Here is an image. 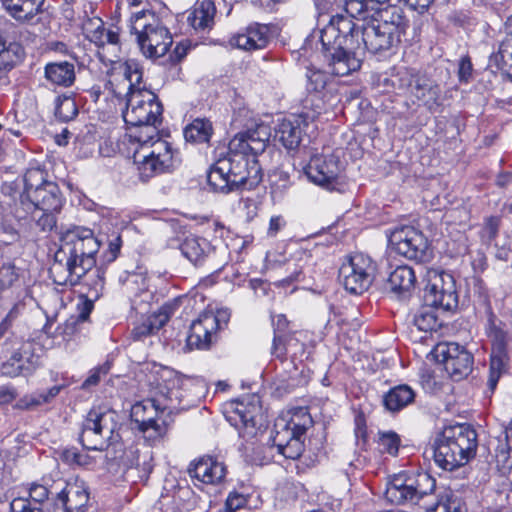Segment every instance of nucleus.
Masks as SVG:
<instances>
[{"label": "nucleus", "instance_id": "f257e3e1", "mask_svg": "<svg viewBox=\"0 0 512 512\" xmlns=\"http://www.w3.org/2000/svg\"><path fill=\"white\" fill-rule=\"evenodd\" d=\"M407 28V20L396 8L363 16L355 23L348 15L337 14L304 41L300 56L311 61L323 56L331 74L346 76L360 69L366 51L386 52L396 47Z\"/></svg>", "mask_w": 512, "mask_h": 512}, {"label": "nucleus", "instance_id": "f03ea898", "mask_svg": "<svg viewBox=\"0 0 512 512\" xmlns=\"http://www.w3.org/2000/svg\"><path fill=\"white\" fill-rule=\"evenodd\" d=\"M268 141L265 127L235 135L226 155L220 157L208 172L207 180L212 189L227 194L243 186L252 188L259 184L262 169L257 157L265 151Z\"/></svg>", "mask_w": 512, "mask_h": 512}, {"label": "nucleus", "instance_id": "7ed1b4c3", "mask_svg": "<svg viewBox=\"0 0 512 512\" xmlns=\"http://www.w3.org/2000/svg\"><path fill=\"white\" fill-rule=\"evenodd\" d=\"M306 78V97L303 100L302 113L284 118L275 131V139L288 150L298 148L304 127L309 121L329 113L340 102L337 85L325 71L311 64L307 66Z\"/></svg>", "mask_w": 512, "mask_h": 512}, {"label": "nucleus", "instance_id": "20e7f679", "mask_svg": "<svg viewBox=\"0 0 512 512\" xmlns=\"http://www.w3.org/2000/svg\"><path fill=\"white\" fill-rule=\"evenodd\" d=\"M121 77L127 92L126 108L123 111V119L127 125L143 127L142 132L144 137L158 136V126L162 122L163 107L158 97L150 90L141 87L142 71L140 65L134 60H128L123 63H118L112 69V78L109 83L113 85Z\"/></svg>", "mask_w": 512, "mask_h": 512}, {"label": "nucleus", "instance_id": "39448f33", "mask_svg": "<svg viewBox=\"0 0 512 512\" xmlns=\"http://www.w3.org/2000/svg\"><path fill=\"white\" fill-rule=\"evenodd\" d=\"M99 242L90 229L76 228L61 238L49 273L55 284L76 285L95 265Z\"/></svg>", "mask_w": 512, "mask_h": 512}, {"label": "nucleus", "instance_id": "423d86ee", "mask_svg": "<svg viewBox=\"0 0 512 512\" xmlns=\"http://www.w3.org/2000/svg\"><path fill=\"white\" fill-rule=\"evenodd\" d=\"M477 446L478 436L471 425L446 426L434 440V461L444 470L452 471L474 458Z\"/></svg>", "mask_w": 512, "mask_h": 512}, {"label": "nucleus", "instance_id": "0eeeda50", "mask_svg": "<svg viewBox=\"0 0 512 512\" xmlns=\"http://www.w3.org/2000/svg\"><path fill=\"white\" fill-rule=\"evenodd\" d=\"M12 325L5 318L0 322V353L5 358L1 372L5 376L17 377L31 373L39 365L41 347L33 340H24L14 334L2 341Z\"/></svg>", "mask_w": 512, "mask_h": 512}, {"label": "nucleus", "instance_id": "6e6552de", "mask_svg": "<svg viewBox=\"0 0 512 512\" xmlns=\"http://www.w3.org/2000/svg\"><path fill=\"white\" fill-rule=\"evenodd\" d=\"M312 424L307 408L287 411L275 420L272 447L287 459L299 458L304 451L303 436Z\"/></svg>", "mask_w": 512, "mask_h": 512}, {"label": "nucleus", "instance_id": "1a4fd4ad", "mask_svg": "<svg viewBox=\"0 0 512 512\" xmlns=\"http://www.w3.org/2000/svg\"><path fill=\"white\" fill-rule=\"evenodd\" d=\"M130 149L141 180L165 173L173 166V153L170 144L157 137H144L142 132L130 134Z\"/></svg>", "mask_w": 512, "mask_h": 512}, {"label": "nucleus", "instance_id": "9d476101", "mask_svg": "<svg viewBox=\"0 0 512 512\" xmlns=\"http://www.w3.org/2000/svg\"><path fill=\"white\" fill-rule=\"evenodd\" d=\"M130 28L131 32L136 35L141 53L146 58L163 57L173 43L168 28L160 17L150 10L134 13L130 18Z\"/></svg>", "mask_w": 512, "mask_h": 512}, {"label": "nucleus", "instance_id": "9b49d317", "mask_svg": "<svg viewBox=\"0 0 512 512\" xmlns=\"http://www.w3.org/2000/svg\"><path fill=\"white\" fill-rule=\"evenodd\" d=\"M114 411L93 408L82 423L80 442L88 450H104L118 441V423Z\"/></svg>", "mask_w": 512, "mask_h": 512}, {"label": "nucleus", "instance_id": "f8f14e48", "mask_svg": "<svg viewBox=\"0 0 512 512\" xmlns=\"http://www.w3.org/2000/svg\"><path fill=\"white\" fill-rule=\"evenodd\" d=\"M131 420L144 438L153 444L168 433L171 417L166 408H160L154 399H145L131 407Z\"/></svg>", "mask_w": 512, "mask_h": 512}, {"label": "nucleus", "instance_id": "ddd939ff", "mask_svg": "<svg viewBox=\"0 0 512 512\" xmlns=\"http://www.w3.org/2000/svg\"><path fill=\"white\" fill-rule=\"evenodd\" d=\"M435 479L426 472L406 477L399 474L393 477L385 490L386 499L393 504L418 503L435 490Z\"/></svg>", "mask_w": 512, "mask_h": 512}, {"label": "nucleus", "instance_id": "4468645a", "mask_svg": "<svg viewBox=\"0 0 512 512\" xmlns=\"http://www.w3.org/2000/svg\"><path fill=\"white\" fill-rule=\"evenodd\" d=\"M64 199L58 185L55 182H47L29 196H20V202L16 205L14 215L18 220L35 218L40 211H60Z\"/></svg>", "mask_w": 512, "mask_h": 512}, {"label": "nucleus", "instance_id": "2eb2a0df", "mask_svg": "<svg viewBox=\"0 0 512 512\" xmlns=\"http://www.w3.org/2000/svg\"><path fill=\"white\" fill-rule=\"evenodd\" d=\"M375 265L372 259L362 253L351 255L339 268L338 278L346 291L360 295L373 282Z\"/></svg>", "mask_w": 512, "mask_h": 512}, {"label": "nucleus", "instance_id": "dca6fc26", "mask_svg": "<svg viewBox=\"0 0 512 512\" xmlns=\"http://www.w3.org/2000/svg\"><path fill=\"white\" fill-rule=\"evenodd\" d=\"M424 300L428 306L452 310L458 305L454 277L444 271L430 269L426 274Z\"/></svg>", "mask_w": 512, "mask_h": 512}, {"label": "nucleus", "instance_id": "f3484780", "mask_svg": "<svg viewBox=\"0 0 512 512\" xmlns=\"http://www.w3.org/2000/svg\"><path fill=\"white\" fill-rule=\"evenodd\" d=\"M390 247L397 254L417 262H426L431 253L425 235L412 226H401L389 234Z\"/></svg>", "mask_w": 512, "mask_h": 512}, {"label": "nucleus", "instance_id": "a211bd4d", "mask_svg": "<svg viewBox=\"0 0 512 512\" xmlns=\"http://www.w3.org/2000/svg\"><path fill=\"white\" fill-rule=\"evenodd\" d=\"M399 87L407 88L412 97L430 112H436L442 105L440 86L433 80L404 70L399 73Z\"/></svg>", "mask_w": 512, "mask_h": 512}, {"label": "nucleus", "instance_id": "6ab92c4d", "mask_svg": "<svg viewBox=\"0 0 512 512\" xmlns=\"http://www.w3.org/2000/svg\"><path fill=\"white\" fill-rule=\"evenodd\" d=\"M342 166L337 156H313L305 167L308 179L327 189L336 190L341 181Z\"/></svg>", "mask_w": 512, "mask_h": 512}, {"label": "nucleus", "instance_id": "aec40b11", "mask_svg": "<svg viewBox=\"0 0 512 512\" xmlns=\"http://www.w3.org/2000/svg\"><path fill=\"white\" fill-rule=\"evenodd\" d=\"M436 360L455 380H460L472 371L473 356L457 343H440L435 348Z\"/></svg>", "mask_w": 512, "mask_h": 512}, {"label": "nucleus", "instance_id": "412c9836", "mask_svg": "<svg viewBox=\"0 0 512 512\" xmlns=\"http://www.w3.org/2000/svg\"><path fill=\"white\" fill-rule=\"evenodd\" d=\"M221 321H227L225 312L205 311L201 313L190 326L187 336V345L190 348L206 350L210 347L216 332L220 328Z\"/></svg>", "mask_w": 512, "mask_h": 512}, {"label": "nucleus", "instance_id": "4be33fe9", "mask_svg": "<svg viewBox=\"0 0 512 512\" xmlns=\"http://www.w3.org/2000/svg\"><path fill=\"white\" fill-rule=\"evenodd\" d=\"M490 337L492 339V351L487 384L490 390L494 391L501 375L506 372L509 363L507 352L509 337L506 332L496 327L491 329Z\"/></svg>", "mask_w": 512, "mask_h": 512}, {"label": "nucleus", "instance_id": "5701e85b", "mask_svg": "<svg viewBox=\"0 0 512 512\" xmlns=\"http://www.w3.org/2000/svg\"><path fill=\"white\" fill-rule=\"evenodd\" d=\"M270 41L268 25L253 22L239 30L229 39L230 46L244 51H256L267 47Z\"/></svg>", "mask_w": 512, "mask_h": 512}, {"label": "nucleus", "instance_id": "b1692460", "mask_svg": "<svg viewBox=\"0 0 512 512\" xmlns=\"http://www.w3.org/2000/svg\"><path fill=\"white\" fill-rule=\"evenodd\" d=\"M188 473L202 484L217 485L226 477V466L214 457H201L189 465Z\"/></svg>", "mask_w": 512, "mask_h": 512}, {"label": "nucleus", "instance_id": "393cba45", "mask_svg": "<svg viewBox=\"0 0 512 512\" xmlns=\"http://www.w3.org/2000/svg\"><path fill=\"white\" fill-rule=\"evenodd\" d=\"M56 508L64 509L69 512H86L89 501V493L83 482L75 481L66 483L59 492H57Z\"/></svg>", "mask_w": 512, "mask_h": 512}, {"label": "nucleus", "instance_id": "a878e982", "mask_svg": "<svg viewBox=\"0 0 512 512\" xmlns=\"http://www.w3.org/2000/svg\"><path fill=\"white\" fill-rule=\"evenodd\" d=\"M125 293L131 299L133 308L149 305L153 300V293L149 290L148 278L143 273H126L120 277Z\"/></svg>", "mask_w": 512, "mask_h": 512}, {"label": "nucleus", "instance_id": "bb28decb", "mask_svg": "<svg viewBox=\"0 0 512 512\" xmlns=\"http://www.w3.org/2000/svg\"><path fill=\"white\" fill-rule=\"evenodd\" d=\"M306 334L303 331L287 335L276 334L273 338L272 354L279 359H284L289 355L293 360H301L306 353V345L303 342Z\"/></svg>", "mask_w": 512, "mask_h": 512}, {"label": "nucleus", "instance_id": "cd10ccee", "mask_svg": "<svg viewBox=\"0 0 512 512\" xmlns=\"http://www.w3.org/2000/svg\"><path fill=\"white\" fill-rule=\"evenodd\" d=\"M83 31L86 38L98 47L119 45V34L117 31L105 29L104 22L99 17L88 18L83 23Z\"/></svg>", "mask_w": 512, "mask_h": 512}, {"label": "nucleus", "instance_id": "c85d7f7f", "mask_svg": "<svg viewBox=\"0 0 512 512\" xmlns=\"http://www.w3.org/2000/svg\"><path fill=\"white\" fill-rule=\"evenodd\" d=\"M170 314L171 306L164 305L158 312L143 317L141 322L136 324L132 329V339L140 341L154 334L168 322Z\"/></svg>", "mask_w": 512, "mask_h": 512}, {"label": "nucleus", "instance_id": "c756f323", "mask_svg": "<svg viewBox=\"0 0 512 512\" xmlns=\"http://www.w3.org/2000/svg\"><path fill=\"white\" fill-rule=\"evenodd\" d=\"M120 462L136 468L143 476H148L154 467L153 452L147 446H131L123 452Z\"/></svg>", "mask_w": 512, "mask_h": 512}, {"label": "nucleus", "instance_id": "7c9ffc66", "mask_svg": "<svg viewBox=\"0 0 512 512\" xmlns=\"http://www.w3.org/2000/svg\"><path fill=\"white\" fill-rule=\"evenodd\" d=\"M216 7L212 0H202L196 3L188 15L187 21L198 32L210 31L214 26Z\"/></svg>", "mask_w": 512, "mask_h": 512}, {"label": "nucleus", "instance_id": "2f4dec72", "mask_svg": "<svg viewBox=\"0 0 512 512\" xmlns=\"http://www.w3.org/2000/svg\"><path fill=\"white\" fill-rule=\"evenodd\" d=\"M259 412L260 407L256 404L246 406L244 403H239L237 405L234 414L239 418V423L235 419L234 426L240 430L243 437H254L257 434Z\"/></svg>", "mask_w": 512, "mask_h": 512}, {"label": "nucleus", "instance_id": "473e14b6", "mask_svg": "<svg viewBox=\"0 0 512 512\" xmlns=\"http://www.w3.org/2000/svg\"><path fill=\"white\" fill-rule=\"evenodd\" d=\"M182 255L194 265L203 263L212 250L211 244L205 238L188 235L180 243Z\"/></svg>", "mask_w": 512, "mask_h": 512}, {"label": "nucleus", "instance_id": "72a5a7b5", "mask_svg": "<svg viewBox=\"0 0 512 512\" xmlns=\"http://www.w3.org/2000/svg\"><path fill=\"white\" fill-rule=\"evenodd\" d=\"M45 0H2L5 10L18 21H29L41 10Z\"/></svg>", "mask_w": 512, "mask_h": 512}, {"label": "nucleus", "instance_id": "f704fd0d", "mask_svg": "<svg viewBox=\"0 0 512 512\" xmlns=\"http://www.w3.org/2000/svg\"><path fill=\"white\" fill-rule=\"evenodd\" d=\"M415 282L416 276L414 270L407 265H401L390 273L385 284V289L393 293L401 294L409 292L414 287Z\"/></svg>", "mask_w": 512, "mask_h": 512}, {"label": "nucleus", "instance_id": "c9c22d12", "mask_svg": "<svg viewBox=\"0 0 512 512\" xmlns=\"http://www.w3.org/2000/svg\"><path fill=\"white\" fill-rule=\"evenodd\" d=\"M44 75L53 85L69 87L75 81L74 64L67 61L48 63Z\"/></svg>", "mask_w": 512, "mask_h": 512}, {"label": "nucleus", "instance_id": "e433bc0d", "mask_svg": "<svg viewBox=\"0 0 512 512\" xmlns=\"http://www.w3.org/2000/svg\"><path fill=\"white\" fill-rule=\"evenodd\" d=\"M415 399L414 390L405 384L391 388L383 397V404L390 412H398Z\"/></svg>", "mask_w": 512, "mask_h": 512}, {"label": "nucleus", "instance_id": "4c0bfd02", "mask_svg": "<svg viewBox=\"0 0 512 512\" xmlns=\"http://www.w3.org/2000/svg\"><path fill=\"white\" fill-rule=\"evenodd\" d=\"M490 62L509 77H512V28L508 25L507 32L500 41L497 52L490 56Z\"/></svg>", "mask_w": 512, "mask_h": 512}, {"label": "nucleus", "instance_id": "58836bf2", "mask_svg": "<svg viewBox=\"0 0 512 512\" xmlns=\"http://www.w3.org/2000/svg\"><path fill=\"white\" fill-rule=\"evenodd\" d=\"M212 135V124L206 119H195L184 129L186 141L192 143H206Z\"/></svg>", "mask_w": 512, "mask_h": 512}, {"label": "nucleus", "instance_id": "ea45409f", "mask_svg": "<svg viewBox=\"0 0 512 512\" xmlns=\"http://www.w3.org/2000/svg\"><path fill=\"white\" fill-rule=\"evenodd\" d=\"M77 114V104L71 95L64 94L55 99V116L59 120L68 122L74 119Z\"/></svg>", "mask_w": 512, "mask_h": 512}, {"label": "nucleus", "instance_id": "a19ab883", "mask_svg": "<svg viewBox=\"0 0 512 512\" xmlns=\"http://www.w3.org/2000/svg\"><path fill=\"white\" fill-rule=\"evenodd\" d=\"M400 437L394 431H379L377 438V448L381 453H387L396 456L400 446Z\"/></svg>", "mask_w": 512, "mask_h": 512}, {"label": "nucleus", "instance_id": "79ce46f5", "mask_svg": "<svg viewBox=\"0 0 512 512\" xmlns=\"http://www.w3.org/2000/svg\"><path fill=\"white\" fill-rule=\"evenodd\" d=\"M47 182L44 170L40 168L28 169L24 175L25 190L21 196H29L36 189L42 188V185Z\"/></svg>", "mask_w": 512, "mask_h": 512}, {"label": "nucleus", "instance_id": "37998d69", "mask_svg": "<svg viewBox=\"0 0 512 512\" xmlns=\"http://www.w3.org/2000/svg\"><path fill=\"white\" fill-rule=\"evenodd\" d=\"M0 284L8 288L26 289L20 282L15 265L11 262L4 263L0 268Z\"/></svg>", "mask_w": 512, "mask_h": 512}, {"label": "nucleus", "instance_id": "c03bdc74", "mask_svg": "<svg viewBox=\"0 0 512 512\" xmlns=\"http://www.w3.org/2000/svg\"><path fill=\"white\" fill-rule=\"evenodd\" d=\"M86 285L90 288L88 292L89 297L97 299L104 290L105 271L102 268H96L87 276Z\"/></svg>", "mask_w": 512, "mask_h": 512}, {"label": "nucleus", "instance_id": "a18cd8bd", "mask_svg": "<svg viewBox=\"0 0 512 512\" xmlns=\"http://www.w3.org/2000/svg\"><path fill=\"white\" fill-rule=\"evenodd\" d=\"M53 494L52 489H48L43 484H32L29 489V496L27 497L35 505L43 507L48 511V499L49 495Z\"/></svg>", "mask_w": 512, "mask_h": 512}, {"label": "nucleus", "instance_id": "49530a36", "mask_svg": "<svg viewBox=\"0 0 512 512\" xmlns=\"http://www.w3.org/2000/svg\"><path fill=\"white\" fill-rule=\"evenodd\" d=\"M378 11L377 7H374L373 0H346L345 1V11L349 14V18L351 19L357 16H360L367 11Z\"/></svg>", "mask_w": 512, "mask_h": 512}, {"label": "nucleus", "instance_id": "de8ad7c7", "mask_svg": "<svg viewBox=\"0 0 512 512\" xmlns=\"http://www.w3.org/2000/svg\"><path fill=\"white\" fill-rule=\"evenodd\" d=\"M414 324L420 331H432L437 327V318L432 312L423 311L415 316Z\"/></svg>", "mask_w": 512, "mask_h": 512}, {"label": "nucleus", "instance_id": "09e8293b", "mask_svg": "<svg viewBox=\"0 0 512 512\" xmlns=\"http://www.w3.org/2000/svg\"><path fill=\"white\" fill-rule=\"evenodd\" d=\"M11 512H46V509L35 505L27 497H18L10 503Z\"/></svg>", "mask_w": 512, "mask_h": 512}, {"label": "nucleus", "instance_id": "8fccbe9b", "mask_svg": "<svg viewBox=\"0 0 512 512\" xmlns=\"http://www.w3.org/2000/svg\"><path fill=\"white\" fill-rule=\"evenodd\" d=\"M26 294L27 289L8 288L0 284V310L7 308L20 295Z\"/></svg>", "mask_w": 512, "mask_h": 512}, {"label": "nucleus", "instance_id": "3c124183", "mask_svg": "<svg viewBox=\"0 0 512 512\" xmlns=\"http://www.w3.org/2000/svg\"><path fill=\"white\" fill-rule=\"evenodd\" d=\"M59 211H40V213L35 214V218H32L36 221L37 226L43 231H50L56 225V217L55 214Z\"/></svg>", "mask_w": 512, "mask_h": 512}, {"label": "nucleus", "instance_id": "603ef678", "mask_svg": "<svg viewBox=\"0 0 512 512\" xmlns=\"http://www.w3.org/2000/svg\"><path fill=\"white\" fill-rule=\"evenodd\" d=\"M60 389V386H53L46 393H40L38 395L31 396L29 399L25 400V406H38L44 403H48L51 399L59 394Z\"/></svg>", "mask_w": 512, "mask_h": 512}, {"label": "nucleus", "instance_id": "864d4df0", "mask_svg": "<svg viewBox=\"0 0 512 512\" xmlns=\"http://www.w3.org/2000/svg\"><path fill=\"white\" fill-rule=\"evenodd\" d=\"M28 297V293L26 295H20L19 298L15 299L9 306L10 309L5 315V319L9 321L11 324L23 313L26 307L25 300Z\"/></svg>", "mask_w": 512, "mask_h": 512}, {"label": "nucleus", "instance_id": "5fc2aeb1", "mask_svg": "<svg viewBox=\"0 0 512 512\" xmlns=\"http://www.w3.org/2000/svg\"><path fill=\"white\" fill-rule=\"evenodd\" d=\"M247 502L248 500L243 494L233 491L229 493L223 508L230 512H236L246 506Z\"/></svg>", "mask_w": 512, "mask_h": 512}, {"label": "nucleus", "instance_id": "6e6d98bb", "mask_svg": "<svg viewBox=\"0 0 512 512\" xmlns=\"http://www.w3.org/2000/svg\"><path fill=\"white\" fill-rule=\"evenodd\" d=\"M496 463L503 472L512 470V451L504 448L499 449L496 453Z\"/></svg>", "mask_w": 512, "mask_h": 512}, {"label": "nucleus", "instance_id": "4d7b16f0", "mask_svg": "<svg viewBox=\"0 0 512 512\" xmlns=\"http://www.w3.org/2000/svg\"><path fill=\"white\" fill-rule=\"evenodd\" d=\"M110 370V364L107 362L100 367L95 368L91 371V374L88 378L83 382L82 387L88 388L90 386L97 385L101 379L102 375H106Z\"/></svg>", "mask_w": 512, "mask_h": 512}, {"label": "nucleus", "instance_id": "13d9d810", "mask_svg": "<svg viewBox=\"0 0 512 512\" xmlns=\"http://www.w3.org/2000/svg\"><path fill=\"white\" fill-rule=\"evenodd\" d=\"M473 66L468 56L462 57L459 61L458 77L461 82H468L472 76Z\"/></svg>", "mask_w": 512, "mask_h": 512}, {"label": "nucleus", "instance_id": "bf43d9fd", "mask_svg": "<svg viewBox=\"0 0 512 512\" xmlns=\"http://www.w3.org/2000/svg\"><path fill=\"white\" fill-rule=\"evenodd\" d=\"M121 246H122V240H121L120 235H118V234L112 235V238L109 240V244H108V252L106 255L107 261L112 262L117 258L118 254L120 252Z\"/></svg>", "mask_w": 512, "mask_h": 512}, {"label": "nucleus", "instance_id": "052dcab7", "mask_svg": "<svg viewBox=\"0 0 512 512\" xmlns=\"http://www.w3.org/2000/svg\"><path fill=\"white\" fill-rule=\"evenodd\" d=\"M441 512H466V507L460 500L453 496L448 498L447 503L438 505Z\"/></svg>", "mask_w": 512, "mask_h": 512}, {"label": "nucleus", "instance_id": "680f3d73", "mask_svg": "<svg viewBox=\"0 0 512 512\" xmlns=\"http://www.w3.org/2000/svg\"><path fill=\"white\" fill-rule=\"evenodd\" d=\"M499 229V219L497 217H489L484 225L483 232L490 240L495 238Z\"/></svg>", "mask_w": 512, "mask_h": 512}, {"label": "nucleus", "instance_id": "e2e57ef3", "mask_svg": "<svg viewBox=\"0 0 512 512\" xmlns=\"http://www.w3.org/2000/svg\"><path fill=\"white\" fill-rule=\"evenodd\" d=\"M272 323L274 327V336L277 335H285L284 332L288 327V320L284 314H277L272 317Z\"/></svg>", "mask_w": 512, "mask_h": 512}, {"label": "nucleus", "instance_id": "0e129e2a", "mask_svg": "<svg viewBox=\"0 0 512 512\" xmlns=\"http://www.w3.org/2000/svg\"><path fill=\"white\" fill-rule=\"evenodd\" d=\"M17 396L15 389L10 385L0 386V405L9 404Z\"/></svg>", "mask_w": 512, "mask_h": 512}, {"label": "nucleus", "instance_id": "69168bd1", "mask_svg": "<svg viewBox=\"0 0 512 512\" xmlns=\"http://www.w3.org/2000/svg\"><path fill=\"white\" fill-rule=\"evenodd\" d=\"M93 306H94V305H93V300H92V299H88V298H86V299L82 302V304L78 306V308H79V314H78V316H76L75 318H76L79 322H82V323H83V322H85V321L88 319V317H89V315H90V313H91V311H92V309H93Z\"/></svg>", "mask_w": 512, "mask_h": 512}, {"label": "nucleus", "instance_id": "338daca9", "mask_svg": "<svg viewBox=\"0 0 512 512\" xmlns=\"http://www.w3.org/2000/svg\"><path fill=\"white\" fill-rule=\"evenodd\" d=\"M366 435H367V431H366L365 419L363 418V416L359 415L355 419V436H356L357 440L362 439L365 442Z\"/></svg>", "mask_w": 512, "mask_h": 512}, {"label": "nucleus", "instance_id": "774afa93", "mask_svg": "<svg viewBox=\"0 0 512 512\" xmlns=\"http://www.w3.org/2000/svg\"><path fill=\"white\" fill-rule=\"evenodd\" d=\"M285 225V221L281 216H273L269 222L268 234L275 236Z\"/></svg>", "mask_w": 512, "mask_h": 512}]
</instances>
